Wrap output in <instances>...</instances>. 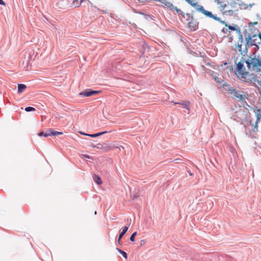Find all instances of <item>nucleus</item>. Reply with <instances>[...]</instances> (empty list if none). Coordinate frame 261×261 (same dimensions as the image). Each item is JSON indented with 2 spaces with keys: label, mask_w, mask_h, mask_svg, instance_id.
I'll return each instance as SVG.
<instances>
[{
  "label": "nucleus",
  "mask_w": 261,
  "mask_h": 261,
  "mask_svg": "<svg viewBox=\"0 0 261 261\" xmlns=\"http://www.w3.org/2000/svg\"><path fill=\"white\" fill-rule=\"evenodd\" d=\"M217 4L219 5V10L224 15H232L237 11L236 3L229 0H219Z\"/></svg>",
  "instance_id": "obj_1"
},
{
  "label": "nucleus",
  "mask_w": 261,
  "mask_h": 261,
  "mask_svg": "<svg viewBox=\"0 0 261 261\" xmlns=\"http://www.w3.org/2000/svg\"><path fill=\"white\" fill-rule=\"evenodd\" d=\"M184 1L185 2H186L187 3H188L192 7L195 8L197 11L203 13L206 17H208L210 18H212L216 20L220 21L222 23H224V21L220 20V18L217 17L216 16L213 15L211 12L205 10L202 6H201L200 5H198L197 0H184Z\"/></svg>",
  "instance_id": "obj_2"
},
{
  "label": "nucleus",
  "mask_w": 261,
  "mask_h": 261,
  "mask_svg": "<svg viewBox=\"0 0 261 261\" xmlns=\"http://www.w3.org/2000/svg\"><path fill=\"white\" fill-rule=\"evenodd\" d=\"M253 112L255 113L256 120L254 123H252L251 121L250 124L246 127L247 133L249 134L250 136H252V133H256L258 130V123L260 121L261 119V110L259 109H253Z\"/></svg>",
  "instance_id": "obj_3"
},
{
  "label": "nucleus",
  "mask_w": 261,
  "mask_h": 261,
  "mask_svg": "<svg viewBox=\"0 0 261 261\" xmlns=\"http://www.w3.org/2000/svg\"><path fill=\"white\" fill-rule=\"evenodd\" d=\"M228 90L234 98L238 99L240 101H244L248 97L247 93L241 94L233 87L229 88Z\"/></svg>",
  "instance_id": "obj_4"
},
{
  "label": "nucleus",
  "mask_w": 261,
  "mask_h": 261,
  "mask_svg": "<svg viewBox=\"0 0 261 261\" xmlns=\"http://www.w3.org/2000/svg\"><path fill=\"white\" fill-rule=\"evenodd\" d=\"M155 2H159L161 3V5L165 8L169 9L171 10H175L177 13L180 12V10L177 7H174L173 5L166 0H154Z\"/></svg>",
  "instance_id": "obj_5"
},
{
  "label": "nucleus",
  "mask_w": 261,
  "mask_h": 261,
  "mask_svg": "<svg viewBox=\"0 0 261 261\" xmlns=\"http://www.w3.org/2000/svg\"><path fill=\"white\" fill-rule=\"evenodd\" d=\"M100 93L99 91H94L90 89H87L79 93V95L89 97L93 95L97 94Z\"/></svg>",
  "instance_id": "obj_6"
},
{
  "label": "nucleus",
  "mask_w": 261,
  "mask_h": 261,
  "mask_svg": "<svg viewBox=\"0 0 261 261\" xmlns=\"http://www.w3.org/2000/svg\"><path fill=\"white\" fill-rule=\"evenodd\" d=\"M105 148L106 151L112 150L115 148H119V151L120 150V149L119 147V146L117 145V144H116L115 143H112L110 144L109 145L105 147Z\"/></svg>",
  "instance_id": "obj_7"
},
{
  "label": "nucleus",
  "mask_w": 261,
  "mask_h": 261,
  "mask_svg": "<svg viewBox=\"0 0 261 261\" xmlns=\"http://www.w3.org/2000/svg\"><path fill=\"white\" fill-rule=\"evenodd\" d=\"M188 27L191 31H195L198 28L197 23L193 20H192L188 23Z\"/></svg>",
  "instance_id": "obj_8"
},
{
  "label": "nucleus",
  "mask_w": 261,
  "mask_h": 261,
  "mask_svg": "<svg viewBox=\"0 0 261 261\" xmlns=\"http://www.w3.org/2000/svg\"><path fill=\"white\" fill-rule=\"evenodd\" d=\"M247 42L246 45H248L249 44H250L252 45H255V39H252L250 36H248V37L246 38Z\"/></svg>",
  "instance_id": "obj_9"
},
{
  "label": "nucleus",
  "mask_w": 261,
  "mask_h": 261,
  "mask_svg": "<svg viewBox=\"0 0 261 261\" xmlns=\"http://www.w3.org/2000/svg\"><path fill=\"white\" fill-rule=\"evenodd\" d=\"M47 132L50 133V136L52 135L56 136L63 134L62 132L54 130L51 129H49L48 130H47Z\"/></svg>",
  "instance_id": "obj_10"
},
{
  "label": "nucleus",
  "mask_w": 261,
  "mask_h": 261,
  "mask_svg": "<svg viewBox=\"0 0 261 261\" xmlns=\"http://www.w3.org/2000/svg\"><path fill=\"white\" fill-rule=\"evenodd\" d=\"M27 88L26 85L24 84H19L18 85V93H21Z\"/></svg>",
  "instance_id": "obj_11"
},
{
  "label": "nucleus",
  "mask_w": 261,
  "mask_h": 261,
  "mask_svg": "<svg viewBox=\"0 0 261 261\" xmlns=\"http://www.w3.org/2000/svg\"><path fill=\"white\" fill-rule=\"evenodd\" d=\"M127 230H128V227H127V226H124L122 228V231L120 232V233L119 234V236L118 241H120V240L122 238V237L126 232Z\"/></svg>",
  "instance_id": "obj_12"
},
{
  "label": "nucleus",
  "mask_w": 261,
  "mask_h": 261,
  "mask_svg": "<svg viewBox=\"0 0 261 261\" xmlns=\"http://www.w3.org/2000/svg\"><path fill=\"white\" fill-rule=\"evenodd\" d=\"M175 104L182 105L185 108L189 110V102L182 101L181 102H174Z\"/></svg>",
  "instance_id": "obj_13"
},
{
  "label": "nucleus",
  "mask_w": 261,
  "mask_h": 261,
  "mask_svg": "<svg viewBox=\"0 0 261 261\" xmlns=\"http://www.w3.org/2000/svg\"><path fill=\"white\" fill-rule=\"evenodd\" d=\"M82 2L83 0H80V2L79 0H72V5L76 8L79 7Z\"/></svg>",
  "instance_id": "obj_14"
},
{
  "label": "nucleus",
  "mask_w": 261,
  "mask_h": 261,
  "mask_svg": "<svg viewBox=\"0 0 261 261\" xmlns=\"http://www.w3.org/2000/svg\"><path fill=\"white\" fill-rule=\"evenodd\" d=\"M93 179L98 185H101L102 183L100 178L98 175H95L93 177Z\"/></svg>",
  "instance_id": "obj_15"
},
{
  "label": "nucleus",
  "mask_w": 261,
  "mask_h": 261,
  "mask_svg": "<svg viewBox=\"0 0 261 261\" xmlns=\"http://www.w3.org/2000/svg\"><path fill=\"white\" fill-rule=\"evenodd\" d=\"M107 133V132L105 131V132H101V133H97V134H90V135H87L88 136H90V137H93V138H95V137H98V136H99L100 135H102L103 134H105Z\"/></svg>",
  "instance_id": "obj_16"
},
{
  "label": "nucleus",
  "mask_w": 261,
  "mask_h": 261,
  "mask_svg": "<svg viewBox=\"0 0 261 261\" xmlns=\"http://www.w3.org/2000/svg\"><path fill=\"white\" fill-rule=\"evenodd\" d=\"M38 135L40 137L44 136L45 137H46L48 136H50V133L48 132L47 131L45 133H44L43 132H40L39 133H38Z\"/></svg>",
  "instance_id": "obj_17"
},
{
  "label": "nucleus",
  "mask_w": 261,
  "mask_h": 261,
  "mask_svg": "<svg viewBox=\"0 0 261 261\" xmlns=\"http://www.w3.org/2000/svg\"><path fill=\"white\" fill-rule=\"evenodd\" d=\"M236 50H238L241 54H242V44H238L236 46L235 48Z\"/></svg>",
  "instance_id": "obj_18"
},
{
  "label": "nucleus",
  "mask_w": 261,
  "mask_h": 261,
  "mask_svg": "<svg viewBox=\"0 0 261 261\" xmlns=\"http://www.w3.org/2000/svg\"><path fill=\"white\" fill-rule=\"evenodd\" d=\"M118 251H119V252H120V253L122 255V256H123L125 259H126V258H127V253H126L125 252H124V251H122V250H121V249H118Z\"/></svg>",
  "instance_id": "obj_19"
},
{
  "label": "nucleus",
  "mask_w": 261,
  "mask_h": 261,
  "mask_svg": "<svg viewBox=\"0 0 261 261\" xmlns=\"http://www.w3.org/2000/svg\"><path fill=\"white\" fill-rule=\"evenodd\" d=\"M137 234V232H134L130 236L129 240L132 242H134L135 240V237Z\"/></svg>",
  "instance_id": "obj_20"
},
{
  "label": "nucleus",
  "mask_w": 261,
  "mask_h": 261,
  "mask_svg": "<svg viewBox=\"0 0 261 261\" xmlns=\"http://www.w3.org/2000/svg\"><path fill=\"white\" fill-rule=\"evenodd\" d=\"M35 109L33 107H28L25 108V111L27 112H30V111H35Z\"/></svg>",
  "instance_id": "obj_21"
},
{
  "label": "nucleus",
  "mask_w": 261,
  "mask_h": 261,
  "mask_svg": "<svg viewBox=\"0 0 261 261\" xmlns=\"http://www.w3.org/2000/svg\"><path fill=\"white\" fill-rule=\"evenodd\" d=\"M226 26L227 27V25L226 24ZM228 29L231 30V31H234L235 30V28L233 27H231L230 25H229L228 26Z\"/></svg>",
  "instance_id": "obj_22"
},
{
  "label": "nucleus",
  "mask_w": 261,
  "mask_h": 261,
  "mask_svg": "<svg viewBox=\"0 0 261 261\" xmlns=\"http://www.w3.org/2000/svg\"><path fill=\"white\" fill-rule=\"evenodd\" d=\"M0 5L6 6V3L3 0H0Z\"/></svg>",
  "instance_id": "obj_23"
},
{
  "label": "nucleus",
  "mask_w": 261,
  "mask_h": 261,
  "mask_svg": "<svg viewBox=\"0 0 261 261\" xmlns=\"http://www.w3.org/2000/svg\"><path fill=\"white\" fill-rule=\"evenodd\" d=\"M83 156L85 158L91 159V157L88 154H84L83 155Z\"/></svg>",
  "instance_id": "obj_24"
},
{
  "label": "nucleus",
  "mask_w": 261,
  "mask_h": 261,
  "mask_svg": "<svg viewBox=\"0 0 261 261\" xmlns=\"http://www.w3.org/2000/svg\"><path fill=\"white\" fill-rule=\"evenodd\" d=\"M258 37L260 39V41H261V34L260 33L258 34Z\"/></svg>",
  "instance_id": "obj_25"
},
{
  "label": "nucleus",
  "mask_w": 261,
  "mask_h": 261,
  "mask_svg": "<svg viewBox=\"0 0 261 261\" xmlns=\"http://www.w3.org/2000/svg\"><path fill=\"white\" fill-rule=\"evenodd\" d=\"M81 134H82V135H85V136H88L87 134H85V133H81Z\"/></svg>",
  "instance_id": "obj_26"
},
{
  "label": "nucleus",
  "mask_w": 261,
  "mask_h": 261,
  "mask_svg": "<svg viewBox=\"0 0 261 261\" xmlns=\"http://www.w3.org/2000/svg\"><path fill=\"white\" fill-rule=\"evenodd\" d=\"M240 38L241 39V42H243V41H242V36L240 35Z\"/></svg>",
  "instance_id": "obj_27"
},
{
  "label": "nucleus",
  "mask_w": 261,
  "mask_h": 261,
  "mask_svg": "<svg viewBox=\"0 0 261 261\" xmlns=\"http://www.w3.org/2000/svg\"><path fill=\"white\" fill-rule=\"evenodd\" d=\"M214 2L217 3L219 2V0H214Z\"/></svg>",
  "instance_id": "obj_28"
},
{
  "label": "nucleus",
  "mask_w": 261,
  "mask_h": 261,
  "mask_svg": "<svg viewBox=\"0 0 261 261\" xmlns=\"http://www.w3.org/2000/svg\"><path fill=\"white\" fill-rule=\"evenodd\" d=\"M217 82L218 83H221V82H220V81H217Z\"/></svg>",
  "instance_id": "obj_29"
},
{
  "label": "nucleus",
  "mask_w": 261,
  "mask_h": 261,
  "mask_svg": "<svg viewBox=\"0 0 261 261\" xmlns=\"http://www.w3.org/2000/svg\"><path fill=\"white\" fill-rule=\"evenodd\" d=\"M254 37H256V36H255V35H254V36H253V38H254Z\"/></svg>",
  "instance_id": "obj_30"
}]
</instances>
